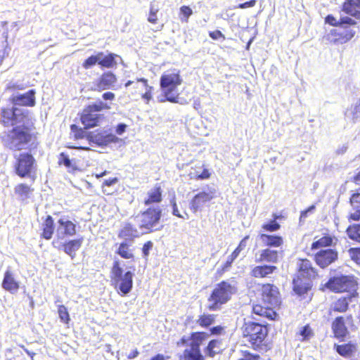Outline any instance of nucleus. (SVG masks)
Masks as SVG:
<instances>
[{
	"instance_id": "obj_1",
	"label": "nucleus",
	"mask_w": 360,
	"mask_h": 360,
	"mask_svg": "<svg viewBox=\"0 0 360 360\" xmlns=\"http://www.w3.org/2000/svg\"><path fill=\"white\" fill-rule=\"evenodd\" d=\"M0 123L4 127H13L1 139L14 150H21L37 140L38 133L27 110L15 106L3 107L0 110Z\"/></svg>"
},
{
	"instance_id": "obj_2",
	"label": "nucleus",
	"mask_w": 360,
	"mask_h": 360,
	"mask_svg": "<svg viewBox=\"0 0 360 360\" xmlns=\"http://www.w3.org/2000/svg\"><path fill=\"white\" fill-rule=\"evenodd\" d=\"M257 295L266 306L255 304L252 312L270 321L278 320L279 316L275 309H278L282 306V296L278 287L271 283H260L258 285Z\"/></svg>"
},
{
	"instance_id": "obj_3",
	"label": "nucleus",
	"mask_w": 360,
	"mask_h": 360,
	"mask_svg": "<svg viewBox=\"0 0 360 360\" xmlns=\"http://www.w3.org/2000/svg\"><path fill=\"white\" fill-rule=\"evenodd\" d=\"M241 338L256 352L266 353L271 350L273 343L269 340V325L266 322L244 319L240 328Z\"/></svg>"
},
{
	"instance_id": "obj_4",
	"label": "nucleus",
	"mask_w": 360,
	"mask_h": 360,
	"mask_svg": "<svg viewBox=\"0 0 360 360\" xmlns=\"http://www.w3.org/2000/svg\"><path fill=\"white\" fill-rule=\"evenodd\" d=\"M182 83L183 79L180 70L170 68L165 71L160 78L161 95L158 97V101L159 103H179L180 93L178 89Z\"/></svg>"
},
{
	"instance_id": "obj_5",
	"label": "nucleus",
	"mask_w": 360,
	"mask_h": 360,
	"mask_svg": "<svg viewBox=\"0 0 360 360\" xmlns=\"http://www.w3.org/2000/svg\"><path fill=\"white\" fill-rule=\"evenodd\" d=\"M162 210L160 206H150L134 216L138 228L143 233H151L161 231L163 226L160 224Z\"/></svg>"
},
{
	"instance_id": "obj_6",
	"label": "nucleus",
	"mask_w": 360,
	"mask_h": 360,
	"mask_svg": "<svg viewBox=\"0 0 360 360\" xmlns=\"http://www.w3.org/2000/svg\"><path fill=\"white\" fill-rule=\"evenodd\" d=\"M111 105L98 101L86 105L79 115V119L84 129L98 127L105 120L103 111L109 110Z\"/></svg>"
},
{
	"instance_id": "obj_7",
	"label": "nucleus",
	"mask_w": 360,
	"mask_h": 360,
	"mask_svg": "<svg viewBox=\"0 0 360 360\" xmlns=\"http://www.w3.org/2000/svg\"><path fill=\"white\" fill-rule=\"evenodd\" d=\"M236 288L228 281H221L213 288L207 297V309L211 311H219L222 306L231 300Z\"/></svg>"
},
{
	"instance_id": "obj_8",
	"label": "nucleus",
	"mask_w": 360,
	"mask_h": 360,
	"mask_svg": "<svg viewBox=\"0 0 360 360\" xmlns=\"http://www.w3.org/2000/svg\"><path fill=\"white\" fill-rule=\"evenodd\" d=\"M321 290H326L334 293H347L352 296H359L357 292L358 282L352 275L340 274L331 276L325 283Z\"/></svg>"
},
{
	"instance_id": "obj_9",
	"label": "nucleus",
	"mask_w": 360,
	"mask_h": 360,
	"mask_svg": "<svg viewBox=\"0 0 360 360\" xmlns=\"http://www.w3.org/2000/svg\"><path fill=\"white\" fill-rule=\"evenodd\" d=\"M110 277L112 285L121 296L127 295L132 290L134 273L131 271L124 273L119 259L113 261Z\"/></svg>"
},
{
	"instance_id": "obj_10",
	"label": "nucleus",
	"mask_w": 360,
	"mask_h": 360,
	"mask_svg": "<svg viewBox=\"0 0 360 360\" xmlns=\"http://www.w3.org/2000/svg\"><path fill=\"white\" fill-rule=\"evenodd\" d=\"M209 338V333L205 331L191 332L189 335V347L186 348L179 355V360H205L201 345Z\"/></svg>"
},
{
	"instance_id": "obj_11",
	"label": "nucleus",
	"mask_w": 360,
	"mask_h": 360,
	"mask_svg": "<svg viewBox=\"0 0 360 360\" xmlns=\"http://www.w3.org/2000/svg\"><path fill=\"white\" fill-rule=\"evenodd\" d=\"M330 327L333 337L340 341L345 340L349 337L350 331L356 328L354 325V316L351 314L336 316L332 321Z\"/></svg>"
},
{
	"instance_id": "obj_12",
	"label": "nucleus",
	"mask_w": 360,
	"mask_h": 360,
	"mask_svg": "<svg viewBox=\"0 0 360 360\" xmlns=\"http://www.w3.org/2000/svg\"><path fill=\"white\" fill-rule=\"evenodd\" d=\"M15 174L20 178H31L35 180L36 160L30 153H21L15 158L13 165Z\"/></svg>"
},
{
	"instance_id": "obj_13",
	"label": "nucleus",
	"mask_w": 360,
	"mask_h": 360,
	"mask_svg": "<svg viewBox=\"0 0 360 360\" xmlns=\"http://www.w3.org/2000/svg\"><path fill=\"white\" fill-rule=\"evenodd\" d=\"M118 55L114 53H108L104 55L103 52H98L96 55H91L85 59L82 67L88 70L98 64L102 68L110 69L117 65V58Z\"/></svg>"
},
{
	"instance_id": "obj_14",
	"label": "nucleus",
	"mask_w": 360,
	"mask_h": 360,
	"mask_svg": "<svg viewBox=\"0 0 360 360\" xmlns=\"http://www.w3.org/2000/svg\"><path fill=\"white\" fill-rule=\"evenodd\" d=\"M341 28V30H330V32L325 36L326 39L333 44H345L350 41L356 34V31L352 27H344Z\"/></svg>"
},
{
	"instance_id": "obj_15",
	"label": "nucleus",
	"mask_w": 360,
	"mask_h": 360,
	"mask_svg": "<svg viewBox=\"0 0 360 360\" xmlns=\"http://www.w3.org/2000/svg\"><path fill=\"white\" fill-rule=\"evenodd\" d=\"M86 138L89 142L101 147L112 143H117L119 140L112 133L99 129L88 132Z\"/></svg>"
},
{
	"instance_id": "obj_16",
	"label": "nucleus",
	"mask_w": 360,
	"mask_h": 360,
	"mask_svg": "<svg viewBox=\"0 0 360 360\" xmlns=\"http://www.w3.org/2000/svg\"><path fill=\"white\" fill-rule=\"evenodd\" d=\"M117 82L116 75L112 71H105L94 80L92 89L96 91L113 89Z\"/></svg>"
},
{
	"instance_id": "obj_17",
	"label": "nucleus",
	"mask_w": 360,
	"mask_h": 360,
	"mask_svg": "<svg viewBox=\"0 0 360 360\" xmlns=\"http://www.w3.org/2000/svg\"><path fill=\"white\" fill-rule=\"evenodd\" d=\"M338 259V252L335 249H322L314 255V260L321 269H325Z\"/></svg>"
},
{
	"instance_id": "obj_18",
	"label": "nucleus",
	"mask_w": 360,
	"mask_h": 360,
	"mask_svg": "<svg viewBox=\"0 0 360 360\" xmlns=\"http://www.w3.org/2000/svg\"><path fill=\"white\" fill-rule=\"evenodd\" d=\"M358 296H352L347 295L346 296H341L333 302L328 309V314L329 316H333L336 314H345L349 309V303L353 298H356Z\"/></svg>"
},
{
	"instance_id": "obj_19",
	"label": "nucleus",
	"mask_w": 360,
	"mask_h": 360,
	"mask_svg": "<svg viewBox=\"0 0 360 360\" xmlns=\"http://www.w3.org/2000/svg\"><path fill=\"white\" fill-rule=\"evenodd\" d=\"M162 3L158 0H153L150 4L149 12L147 17L148 22L153 25H156L155 32L163 30L165 24L160 22L158 13L160 10Z\"/></svg>"
},
{
	"instance_id": "obj_20",
	"label": "nucleus",
	"mask_w": 360,
	"mask_h": 360,
	"mask_svg": "<svg viewBox=\"0 0 360 360\" xmlns=\"http://www.w3.org/2000/svg\"><path fill=\"white\" fill-rule=\"evenodd\" d=\"M35 94V90L30 89L26 93L12 96L11 101L13 105L33 107L36 104Z\"/></svg>"
},
{
	"instance_id": "obj_21",
	"label": "nucleus",
	"mask_w": 360,
	"mask_h": 360,
	"mask_svg": "<svg viewBox=\"0 0 360 360\" xmlns=\"http://www.w3.org/2000/svg\"><path fill=\"white\" fill-rule=\"evenodd\" d=\"M297 276L305 277L307 279L317 276V271L308 259H299L297 263Z\"/></svg>"
},
{
	"instance_id": "obj_22",
	"label": "nucleus",
	"mask_w": 360,
	"mask_h": 360,
	"mask_svg": "<svg viewBox=\"0 0 360 360\" xmlns=\"http://www.w3.org/2000/svg\"><path fill=\"white\" fill-rule=\"evenodd\" d=\"M133 242L122 240L116 244L115 253L121 258L129 260H135L134 248L132 247Z\"/></svg>"
},
{
	"instance_id": "obj_23",
	"label": "nucleus",
	"mask_w": 360,
	"mask_h": 360,
	"mask_svg": "<svg viewBox=\"0 0 360 360\" xmlns=\"http://www.w3.org/2000/svg\"><path fill=\"white\" fill-rule=\"evenodd\" d=\"M139 236L137 228L131 222H126L117 232L120 239L129 242H134Z\"/></svg>"
},
{
	"instance_id": "obj_24",
	"label": "nucleus",
	"mask_w": 360,
	"mask_h": 360,
	"mask_svg": "<svg viewBox=\"0 0 360 360\" xmlns=\"http://www.w3.org/2000/svg\"><path fill=\"white\" fill-rule=\"evenodd\" d=\"M1 286L4 290L11 294H15L19 290L20 283L15 278L14 274L10 269L4 272Z\"/></svg>"
},
{
	"instance_id": "obj_25",
	"label": "nucleus",
	"mask_w": 360,
	"mask_h": 360,
	"mask_svg": "<svg viewBox=\"0 0 360 360\" xmlns=\"http://www.w3.org/2000/svg\"><path fill=\"white\" fill-rule=\"evenodd\" d=\"M341 11L356 20H360V0H344Z\"/></svg>"
},
{
	"instance_id": "obj_26",
	"label": "nucleus",
	"mask_w": 360,
	"mask_h": 360,
	"mask_svg": "<svg viewBox=\"0 0 360 360\" xmlns=\"http://www.w3.org/2000/svg\"><path fill=\"white\" fill-rule=\"evenodd\" d=\"M214 195L212 193L200 192L193 196L190 202V208L193 212L198 211L205 203L210 202Z\"/></svg>"
},
{
	"instance_id": "obj_27",
	"label": "nucleus",
	"mask_w": 360,
	"mask_h": 360,
	"mask_svg": "<svg viewBox=\"0 0 360 360\" xmlns=\"http://www.w3.org/2000/svg\"><path fill=\"white\" fill-rule=\"evenodd\" d=\"M334 349L343 358H349L353 356L358 350L357 345L352 341L340 345H335Z\"/></svg>"
},
{
	"instance_id": "obj_28",
	"label": "nucleus",
	"mask_w": 360,
	"mask_h": 360,
	"mask_svg": "<svg viewBox=\"0 0 360 360\" xmlns=\"http://www.w3.org/2000/svg\"><path fill=\"white\" fill-rule=\"evenodd\" d=\"M83 242V237L69 240L62 244V249L71 259H74L76 257V252L81 248Z\"/></svg>"
},
{
	"instance_id": "obj_29",
	"label": "nucleus",
	"mask_w": 360,
	"mask_h": 360,
	"mask_svg": "<svg viewBox=\"0 0 360 360\" xmlns=\"http://www.w3.org/2000/svg\"><path fill=\"white\" fill-rule=\"evenodd\" d=\"M162 200V189L160 184H156L147 193V196L143 200L145 206H153V204L160 203Z\"/></svg>"
},
{
	"instance_id": "obj_30",
	"label": "nucleus",
	"mask_w": 360,
	"mask_h": 360,
	"mask_svg": "<svg viewBox=\"0 0 360 360\" xmlns=\"http://www.w3.org/2000/svg\"><path fill=\"white\" fill-rule=\"evenodd\" d=\"M349 203L353 212L348 215L349 221H360V193L359 191L354 192L349 198Z\"/></svg>"
},
{
	"instance_id": "obj_31",
	"label": "nucleus",
	"mask_w": 360,
	"mask_h": 360,
	"mask_svg": "<svg viewBox=\"0 0 360 360\" xmlns=\"http://www.w3.org/2000/svg\"><path fill=\"white\" fill-rule=\"evenodd\" d=\"M303 278L297 275L292 280V290L300 296L306 294L312 287L311 283Z\"/></svg>"
},
{
	"instance_id": "obj_32",
	"label": "nucleus",
	"mask_w": 360,
	"mask_h": 360,
	"mask_svg": "<svg viewBox=\"0 0 360 360\" xmlns=\"http://www.w3.org/2000/svg\"><path fill=\"white\" fill-rule=\"evenodd\" d=\"M58 231L61 229V233L65 237H72L77 233V225L73 221L65 218L58 220Z\"/></svg>"
},
{
	"instance_id": "obj_33",
	"label": "nucleus",
	"mask_w": 360,
	"mask_h": 360,
	"mask_svg": "<svg viewBox=\"0 0 360 360\" xmlns=\"http://www.w3.org/2000/svg\"><path fill=\"white\" fill-rule=\"evenodd\" d=\"M277 270V267L274 265H258L254 266L250 271V275L252 277L256 278H264L268 277L270 274H272Z\"/></svg>"
},
{
	"instance_id": "obj_34",
	"label": "nucleus",
	"mask_w": 360,
	"mask_h": 360,
	"mask_svg": "<svg viewBox=\"0 0 360 360\" xmlns=\"http://www.w3.org/2000/svg\"><path fill=\"white\" fill-rule=\"evenodd\" d=\"M279 261V252L278 250L271 248H265L261 250L257 262L276 264Z\"/></svg>"
},
{
	"instance_id": "obj_35",
	"label": "nucleus",
	"mask_w": 360,
	"mask_h": 360,
	"mask_svg": "<svg viewBox=\"0 0 360 360\" xmlns=\"http://www.w3.org/2000/svg\"><path fill=\"white\" fill-rule=\"evenodd\" d=\"M259 238L264 245L269 248H279L283 245V238L278 235H271L266 233H260Z\"/></svg>"
},
{
	"instance_id": "obj_36",
	"label": "nucleus",
	"mask_w": 360,
	"mask_h": 360,
	"mask_svg": "<svg viewBox=\"0 0 360 360\" xmlns=\"http://www.w3.org/2000/svg\"><path fill=\"white\" fill-rule=\"evenodd\" d=\"M54 220L51 215H48L44 220L41 225V238L45 240H50L54 233Z\"/></svg>"
},
{
	"instance_id": "obj_37",
	"label": "nucleus",
	"mask_w": 360,
	"mask_h": 360,
	"mask_svg": "<svg viewBox=\"0 0 360 360\" xmlns=\"http://www.w3.org/2000/svg\"><path fill=\"white\" fill-rule=\"evenodd\" d=\"M336 241L337 239L335 236L326 234L311 243V250H317L322 248L330 247L335 245Z\"/></svg>"
},
{
	"instance_id": "obj_38",
	"label": "nucleus",
	"mask_w": 360,
	"mask_h": 360,
	"mask_svg": "<svg viewBox=\"0 0 360 360\" xmlns=\"http://www.w3.org/2000/svg\"><path fill=\"white\" fill-rule=\"evenodd\" d=\"M58 165H64L69 173L75 174L76 172L79 170L78 167L77 166L75 160H71L69 158V156L68 154L65 153H60L58 155Z\"/></svg>"
},
{
	"instance_id": "obj_39",
	"label": "nucleus",
	"mask_w": 360,
	"mask_h": 360,
	"mask_svg": "<svg viewBox=\"0 0 360 360\" xmlns=\"http://www.w3.org/2000/svg\"><path fill=\"white\" fill-rule=\"evenodd\" d=\"M34 188L25 183L18 184L14 187L15 194L21 200H25L30 197Z\"/></svg>"
},
{
	"instance_id": "obj_40",
	"label": "nucleus",
	"mask_w": 360,
	"mask_h": 360,
	"mask_svg": "<svg viewBox=\"0 0 360 360\" xmlns=\"http://www.w3.org/2000/svg\"><path fill=\"white\" fill-rule=\"evenodd\" d=\"M221 342L218 339L210 340L206 347L204 348L205 357H214L219 353Z\"/></svg>"
},
{
	"instance_id": "obj_41",
	"label": "nucleus",
	"mask_w": 360,
	"mask_h": 360,
	"mask_svg": "<svg viewBox=\"0 0 360 360\" xmlns=\"http://www.w3.org/2000/svg\"><path fill=\"white\" fill-rule=\"evenodd\" d=\"M216 316L213 314L202 313L198 316L196 323L200 328H208L214 323Z\"/></svg>"
},
{
	"instance_id": "obj_42",
	"label": "nucleus",
	"mask_w": 360,
	"mask_h": 360,
	"mask_svg": "<svg viewBox=\"0 0 360 360\" xmlns=\"http://www.w3.org/2000/svg\"><path fill=\"white\" fill-rule=\"evenodd\" d=\"M137 82H141L143 86L146 89L145 93L141 94V98L145 101L146 103H149V102L152 100L153 96L154 88L153 86L149 85L148 80L144 77L137 78Z\"/></svg>"
},
{
	"instance_id": "obj_43",
	"label": "nucleus",
	"mask_w": 360,
	"mask_h": 360,
	"mask_svg": "<svg viewBox=\"0 0 360 360\" xmlns=\"http://www.w3.org/2000/svg\"><path fill=\"white\" fill-rule=\"evenodd\" d=\"M314 335V333L308 323L300 328V330L296 333V336L301 342L309 340Z\"/></svg>"
},
{
	"instance_id": "obj_44",
	"label": "nucleus",
	"mask_w": 360,
	"mask_h": 360,
	"mask_svg": "<svg viewBox=\"0 0 360 360\" xmlns=\"http://www.w3.org/2000/svg\"><path fill=\"white\" fill-rule=\"evenodd\" d=\"M346 233L350 239L360 243V224L349 226Z\"/></svg>"
},
{
	"instance_id": "obj_45",
	"label": "nucleus",
	"mask_w": 360,
	"mask_h": 360,
	"mask_svg": "<svg viewBox=\"0 0 360 360\" xmlns=\"http://www.w3.org/2000/svg\"><path fill=\"white\" fill-rule=\"evenodd\" d=\"M202 172L201 173H199L197 171L190 172L188 174L190 179L195 180H205L210 179L211 176V172L209 169L206 167L205 165H202Z\"/></svg>"
},
{
	"instance_id": "obj_46",
	"label": "nucleus",
	"mask_w": 360,
	"mask_h": 360,
	"mask_svg": "<svg viewBox=\"0 0 360 360\" xmlns=\"http://www.w3.org/2000/svg\"><path fill=\"white\" fill-rule=\"evenodd\" d=\"M58 313L60 321L63 323L68 324L70 321V317L68 308L63 304L58 305Z\"/></svg>"
},
{
	"instance_id": "obj_47",
	"label": "nucleus",
	"mask_w": 360,
	"mask_h": 360,
	"mask_svg": "<svg viewBox=\"0 0 360 360\" xmlns=\"http://www.w3.org/2000/svg\"><path fill=\"white\" fill-rule=\"evenodd\" d=\"M193 15V11L188 6H182L179 8V16L182 22H188V18Z\"/></svg>"
},
{
	"instance_id": "obj_48",
	"label": "nucleus",
	"mask_w": 360,
	"mask_h": 360,
	"mask_svg": "<svg viewBox=\"0 0 360 360\" xmlns=\"http://www.w3.org/2000/svg\"><path fill=\"white\" fill-rule=\"evenodd\" d=\"M70 129L75 139H82L86 137V134H85L84 129L78 127L77 124H71Z\"/></svg>"
},
{
	"instance_id": "obj_49",
	"label": "nucleus",
	"mask_w": 360,
	"mask_h": 360,
	"mask_svg": "<svg viewBox=\"0 0 360 360\" xmlns=\"http://www.w3.org/2000/svg\"><path fill=\"white\" fill-rule=\"evenodd\" d=\"M262 228L266 231L275 232L281 229V225L276 221L271 219L269 222L262 224Z\"/></svg>"
},
{
	"instance_id": "obj_50",
	"label": "nucleus",
	"mask_w": 360,
	"mask_h": 360,
	"mask_svg": "<svg viewBox=\"0 0 360 360\" xmlns=\"http://www.w3.org/2000/svg\"><path fill=\"white\" fill-rule=\"evenodd\" d=\"M357 22L355 18H352V16H344L340 18V27H352L356 25Z\"/></svg>"
},
{
	"instance_id": "obj_51",
	"label": "nucleus",
	"mask_w": 360,
	"mask_h": 360,
	"mask_svg": "<svg viewBox=\"0 0 360 360\" xmlns=\"http://www.w3.org/2000/svg\"><path fill=\"white\" fill-rule=\"evenodd\" d=\"M351 259L360 266V248H351L348 250Z\"/></svg>"
},
{
	"instance_id": "obj_52",
	"label": "nucleus",
	"mask_w": 360,
	"mask_h": 360,
	"mask_svg": "<svg viewBox=\"0 0 360 360\" xmlns=\"http://www.w3.org/2000/svg\"><path fill=\"white\" fill-rule=\"evenodd\" d=\"M153 243L151 240H148L143 243L141 248V252L143 258L148 259L150 251L153 249Z\"/></svg>"
},
{
	"instance_id": "obj_53",
	"label": "nucleus",
	"mask_w": 360,
	"mask_h": 360,
	"mask_svg": "<svg viewBox=\"0 0 360 360\" xmlns=\"http://www.w3.org/2000/svg\"><path fill=\"white\" fill-rule=\"evenodd\" d=\"M325 23L333 27H340V19L338 20L333 15L329 14L325 18Z\"/></svg>"
},
{
	"instance_id": "obj_54",
	"label": "nucleus",
	"mask_w": 360,
	"mask_h": 360,
	"mask_svg": "<svg viewBox=\"0 0 360 360\" xmlns=\"http://www.w3.org/2000/svg\"><path fill=\"white\" fill-rule=\"evenodd\" d=\"M225 333V327L218 325L210 328V333L214 335H220Z\"/></svg>"
},
{
	"instance_id": "obj_55",
	"label": "nucleus",
	"mask_w": 360,
	"mask_h": 360,
	"mask_svg": "<svg viewBox=\"0 0 360 360\" xmlns=\"http://www.w3.org/2000/svg\"><path fill=\"white\" fill-rule=\"evenodd\" d=\"M256 4H257L256 0H250L248 1L242 3V4H239L238 5L235 6V8L244 9V8H247L254 7L256 5Z\"/></svg>"
},
{
	"instance_id": "obj_56",
	"label": "nucleus",
	"mask_w": 360,
	"mask_h": 360,
	"mask_svg": "<svg viewBox=\"0 0 360 360\" xmlns=\"http://www.w3.org/2000/svg\"><path fill=\"white\" fill-rule=\"evenodd\" d=\"M209 36L214 40L219 39L220 38L225 39V36L220 30H214L209 32Z\"/></svg>"
},
{
	"instance_id": "obj_57",
	"label": "nucleus",
	"mask_w": 360,
	"mask_h": 360,
	"mask_svg": "<svg viewBox=\"0 0 360 360\" xmlns=\"http://www.w3.org/2000/svg\"><path fill=\"white\" fill-rule=\"evenodd\" d=\"M250 238V236H245L239 243L236 248L240 252L243 250L247 246V240Z\"/></svg>"
},
{
	"instance_id": "obj_58",
	"label": "nucleus",
	"mask_w": 360,
	"mask_h": 360,
	"mask_svg": "<svg viewBox=\"0 0 360 360\" xmlns=\"http://www.w3.org/2000/svg\"><path fill=\"white\" fill-rule=\"evenodd\" d=\"M169 356L164 355L163 354L161 353H158L152 356L149 359V360H169Z\"/></svg>"
},
{
	"instance_id": "obj_59",
	"label": "nucleus",
	"mask_w": 360,
	"mask_h": 360,
	"mask_svg": "<svg viewBox=\"0 0 360 360\" xmlns=\"http://www.w3.org/2000/svg\"><path fill=\"white\" fill-rule=\"evenodd\" d=\"M102 98L105 101H113L115 98V95L111 91H106L102 94Z\"/></svg>"
},
{
	"instance_id": "obj_60",
	"label": "nucleus",
	"mask_w": 360,
	"mask_h": 360,
	"mask_svg": "<svg viewBox=\"0 0 360 360\" xmlns=\"http://www.w3.org/2000/svg\"><path fill=\"white\" fill-rule=\"evenodd\" d=\"M118 182V179L117 177L110 178L106 179L103 183V186H110Z\"/></svg>"
},
{
	"instance_id": "obj_61",
	"label": "nucleus",
	"mask_w": 360,
	"mask_h": 360,
	"mask_svg": "<svg viewBox=\"0 0 360 360\" xmlns=\"http://www.w3.org/2000/svg\"><path fill=\"white\" fill-rule=\"evenodd\" d=\"M127 128V125L124 123H120L117 125L115 131L117 134L121 135L122 134Z\"/></svg>"
},
{
	"instance_id": "obj_62",
	"label": "nucleus",
	"mask_w": 360,
	"mask_h": 360,
	"mask_svg": "<svg viewBox=\"0 0 360 360\" xmlns=\"http://www.w3.org/2000/svg\"><path fill=\"white\" fill-rule=\"evenodd\" d=\"M231 263L229 261H226L225 263L222 265L220 271H218V273L221 276L224 272H225L229 267L231 266Z\"/></svg>"
},
{
	"instance_id": "obj_63",
	"label": "nucleus",
	"mask_w": 360,
	"mask_h": 360,
	"mask_svg": "<svg viewBox=\"0 0 360 360\" xmlns=\"http://www.w3.org/2000/svg\"><path fill=\"white\" fill-rule=\"evenodd\" d=\"M139 355V352L137 349H135L132 350L128 355L127 359H134L136 358Z\"/></svg>"
},
{
	"instance_id": "obj_64",
	"label": "nucleus",
	"mask_w": 360,
	"mask_h": 360,
	"mask_svg": "<svg viewBox=\"0 0 360 360\" xmlns=\"http://www.w3.org/2000/svg\"><path fill=\"white\" fill-rule=\"evenodd\" d=\"M352 181L354 182L355 184H360V171L357 172L352 178Z\"/></svg>"
}]
</instances>
